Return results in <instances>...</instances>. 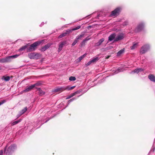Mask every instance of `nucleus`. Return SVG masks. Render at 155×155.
Here are the masks:
<instances>
[{
	"label": "nucleus",
	"instance_id": "b1692460",
	"mask_svg": "<svg viewBox=\"0 0 155 155\" xmlns=\"http://www.w3.org/2000/svg\"><path fill=\"white\" fill-rule=\"evenodd\" d=\"M124 52V49H122L119 51L117 54V55L118 56H120L121 54L123 53Z\"/></svg>",
	"mask_w": 155,
	"mask_h": 155
},
{
	"label": "nucleus",
	"instance_id": "4c0bfd02",
	"mask_svg": "<svg viewBox=\"0 0 155 155\" xmlns=\"http://www.w3.org/2000/svg\"><path fill=\"white\" fill-rule=\"evenodd\" d=\"M90 39V38L88 36L84 40V41H85L86 42L87 41L89 40Z\"/></svg>",
	"mask_w": 155,
	"mask_h": 155
},
{
	"label": "nucleus",
	"instance_id": "f03ea898",
	"mask_svg": "<svg viewBox=\"0 0 155 155\" xmlns=\"http://www.w3.org/2000/svg\"><path fill=\"white\" fill-rule=\"evenodd\" d=\"M16 147V145L15 144H13L9 146L7 150H6L5 148V153L6 155H11L15 149Z\"/></svg>",
	"mask_w": 155,
	"mask_h": 155
},
{
	"label": "nucleus",
	"instance_id": "a18cd8bd",
	"mask_svg": "<svg viewBox=\"0 0 155 155\" xmlns=\"http://www.w3.org/2000/svg\"><path fill=\"white\" fill-rule=\"evenodd\" d=\"M1 69V67H0V70Z\"/></svg>",
	"mask_w": 155,
	"mask_h": 155
},
{
	"label": "nucleus",
	"instance_id": "6e6552de",
	"mask_svg": "<svg viewBox=\"0 0 155 155\" xmlns=\"http://www.w3.org/2000/svg\"><path fill=\"white\" fill-rule=\"evenodd\" d=\"M144 25L143 24L141 23L139 24L137 28L135 29V31L138 32L141 31L143 28Z\"/></svg>",
	"mask_w": 155,
	"mask_h": 155
},
{
	"label": "nucleus",
	"instance_id": "1a4fd4ad",
	"mask_svg": "<svg viewBox=\"0 0 155 155\" xmlns=\"http://www.w3.org/2000/svg\"><path fill=\"white\" fill-rule=\"evenodd\" d=\"M71 33V31H69V29L66 31V32H63L58 37V38H61L63 37H64L66 36L67 35L69 34L70 33Z\"/></svg>",
	"mask_w": 155,
	"mask_h": 155
},
{
	"label": "nucleus",
	"instance_id": "393cba45",
	"mask_svg": "<svg viewBox=\"0 0 155 155\" xmlns=\"http://www.w3.org/2000/svg\"><path fill=\"white\" fill-rule=\"evenodd\" d=\"M81 26H80V25L76 27L73 28L72 29H69V31H71V32L72 31L76 30L78 29H79L81 28Z\"/></svg>",
	"mask_w": 155,
	"mask_h": 155
},
{
	"label": "nucleus",
	"instance_id": "a211bd4d",
	"mask_svg": "<svg viewBox=\"0 0 155 155\" xmlns=\"http://www.w3.org/2000/svg\"><path fill=\"white\" fill-rule=\"evenodd\" d=\"M79 93V91H77L75 92L74 93L71 94L70 95H69L68 97H67L66 98V99H69L71 98V97H72L74 95H75L77 94L78 93Z\"/></svg>",
	"mask_w": 155,
	"mask_h": 155
},
{
	"label": "nucleus",
	"instance_id": "ea45409f",
	"mask_svg": "<svg viewBox=\"0 0 155 155\" xmlns=\"http://www.w3.org/2000/svg\"><path fill=\"white\" fill-rule=\"evenodd\" d=\"M134 73H138L139 72V71H138V69H136L134 70Z\"/></svg>",
	"mask_w": 155,
	"mask_h": 155
},
{
	"label": "nucleus",
	"instance_id": "20e7f679",
	"mask_svg": "<svg viewBox=\"0 0 155 155\" xmlns=\"http://www.w3.org/2000/svg\"><path fill=\"white\" fill-rule=\"evenodd\" d=\"M150 48V47L148 45H146L143 46L140 50V53L143 54L147 51Z\"/></svg>",
	"mask_w": 155,
	"mask_h": 155
},
{
	"label": "nucleus",
	"instance_id": "c03bdc74",
	"mask_svg": "<svg viewBox=\"0 0 155 155\" xmlns=\"http://www.w3.org/2000/svg\"><path fill=\"white\" fill-rule=\"evenodd\" d=\"M88 27L89 28H91V26H88Z\"/></svg>",
	"mask_w": 155,
	"mask_h": 155
},
{
	"label": "nucleus",
	"instance_id": "473e14b6",
	"mask_svg": "<svg viewBox=\"0 0 155 155\" xmlns=\"http://www.w3.org/2000/svg\"><path fill=\"white\" fill-rule=\"evenodd\" d=\"M78 41L76 39L74 40V42L72 44V46H74L77 43Z\"/></svg>",
	"mask_w": 155,
	"mask_h": 155
},
{
	"label": "nucleus",
	"instance_id": "c756f323",
	"mask_svg": "<svg viewBox=\"0 0 155 155\" xmlns=\"http://www.w3.org/2000/svg\"><path fill=\"white\" fill-rule=\"evenodd\" d=\"M76 79V78L74 77L71 76L69 78V80L71 81H74Z\"/></svg>",
	"mask_w": 155,
	"mask_h": 155
},
{
	"label": "nucleus",
	"instance_id": "72a5a7b5",
	"mask_svg": "<svg viewBox=\"0 0 155 155\" xmlns=\"http://www.w3.org/2000/svg\"><path fill=\"white\" fill-rule=\"evenodd\" d=\"M18 55L16 54V55H15L11 56H10V57H11V58H16L18 57Z\"/></svg>",
	"mask_w": 155,
	"mask_h": 155
},
{
	"label": "nucleus",
	"instance_id": "37998d69",
	"mask_svg": "<svg viewBox=\"0 0 155 155\" xmlns=\"http://www.w3.org/2000/svg\"><path fill=\"white\" fill-rule=\"evenodd\" d=\"M110 57V56H107V57H106V59H108V58H109V57Z\"/></svg>",
	"mask_w": 155,
	"mask_h": 155
},
{
	"label": "nucleus",
	"instance_id": "a878e982",
	"mask_svg": "<svg viewBox=\"0 0 155 155\" xmlns=\"http://www.w3.org/2000/svg\"><path fill=\"white\" fill-rule=\"evenodd\" d=\"M27 110V107H25V108L22 109L21 111L20 112V113H21V114H24Z\"/></svg>",
	"mask_w": 155,
	"mask_h": 155
},
{
	"label": "nucleus",
	"instance_id": "a19ab883",
	"mask_svg": "<svg viewBox=\"0 0 155 155\" xmlns=\"http://www.w3.org/2000/svg\"><path fill=\"white\" fill-rule=\"evenodd\" d=\"M0 155H3V151L2 150L0 151Z\"/></svg>",
	"mask_w": 155,
	"mask_h": 155
},
{
	"label": "nucleus",
	"instance_id": "7ed1b4c3",
	"mask_svg": "<svg viewBox=\"0 0 155 155\" xmlns=\"http://www.w3.org/2000/svg\"><path fill=\"white\" fill-rule=\"evenodd\" d=\"M121 10V8L120 7L116 8L114 11L111 12L110 16L111 17L117 16L119 14Z\"/></svg>",
	"mask_w": 155,
	"mask_h": 155
},
{
	"label": "nucleus",
	"instance_id": "aec40b11",
	"mask_svg": "<svg viewBox=\"0 0 155 155\" xmlns=\"http://www.w3.org/2000/svg\"><path fill=\"white\" fill-rule=\"evenodd\" d=\"M84 33H82L81 35H79L78 36H77L75 39L78 41L79 40H81L82 39V38L84 37Z\"/></svg>",
	"mask_w": 155,
	"mask_h": 155
},
{
	"label": "nucleus",
	"instance_id": "79ce46f5",
	"mask_svg": "<svg viewBox=\"0 0 155 155\" xmlns=\"http://www.w3.org/2000/svg\"><path fill=\"white\" fill-rule=\"evenodd\" d=\"M138 70L139 72H140L143 71V70L141 68H138Z\"/></svg>",
	"mask_w": 155,
	"mask_h": 155
},
{
	"label": "nucleus",
	"instance_id": "9d476101",
	"mask_svg": "<svg viewBox=\"0 0 155 155\" xmlns=\"http://www.w3.org/2000/svg\"><path fill=\"white\" fill-rule=\"evenodd\" d=\"M34 87H35V85H32L31 86H27V88L24 90L23 92H28L32 89Z\"/></svg>",
	"mask_w": 155,
	"mask_h": 155
},
{
	"label": "nucleus",
	"instance_id": "dca6fc26",
	"mask_svg": "<svg viewBox=\"0 0 155 155\" xmlns=\"http://www.w3.org/2000/svg\"><path fill=\"white\" fill-rule=\"evenodd\" d=\"M35 88L37 89V91H38V93L40 95H42L45 94V92H44L40 88L36 87Z\"/></svg>",
	"mask_w": 155,
	"mask_h": 155
},
{
	"label": "nucleus",
	"instance_id": "f8f14e48",
	"mask_svg": "<svg viewBox=\"0 0 155 155\" xmlns=\"http://www.w3.org/2000/svg\"><path fill=\"white\" fill-rule=\"evenodd\" d=\"M53 91L54 92H61L63 91V87H57L54 88Z\"/></svg>",
	"mask_w": 155,
	"mask_h": 155
},
{
	"label": "nucleus",
	"instance_id": "f257e3e1",
	"mask_svg": "<svg viewBox=\"0 0 155 155\" xmlns=\"http://www.w3.org/2000/svg\"><path fill=\"white\" fill-rule=\"evenodd\" d=\"M44 40H42L40 41H38L35 42L32 44H31L29 47L27 48V51L28 52H30L34 51L35 50L36 47L40 45L41 44L43 43Z\"/></svg>",
	"mask_w": 155,
	"mask_h": 155
},
{
	"label": "nucleus",
	"instance_id": "9b49d317",
	"mask_svg": "<svg viewBox=\"0 0 155 155\" xmlns=\"http://www.w3.org/2000/svg\"><path fill=\"white\" fill-rule=\"evenodd\" d=\"M52 44L50 43H48L41 48V51H45Z\"/></svg>",
	"mask_w": 155,
	"mask_h": 155
},
{
	"label": "nucleus",
	"instance_id": "4468645a",
	"mask_svg": "<svg viewBox=\"0 0 155 155\" xmlns=\"http://www.w3.org/2000/svg\"><path fill=\"white\" fill-rule=\"evenodd\" d=\"M148 78L151 81L154 82L155 81V76L153 74H149L148 76Z\"/></svg>",
	"mask_w": 155,
	"mask_h": 155
},
{
	"label": "nucleus",
	"instance_id": "412c9836",
	"mask_svg": "<svg viewBox=\"0 0 155 155\" xmlns=\"http://www.w3.org/2000/svg\"><path fill=\"white\" fill-rule=\"evenodd\" d=\"M28 45L27 44L26 45H25V46H22L19 49V51H24L25 49H26V48H28Z\"/></svg>",
	"mask_w": 155,
	"mask_h": 155
},
{
	"label": "nucleus",
	"instance_id": "ddd939ff",
	"mask_svg": "<svg viewBox=\"0 0 155 155\" xmlns=\"http://www.w3.org/2000/svg\"><path fill=\"white\" fill-rule=\"evenodd\" d=\"M116 35L114 33L110 35L108 37V41H111L114 39H115L116 38Z\"/></svg>",
	"mask_w": 155,
	"mask_h": 155
},
{
	"label": "nucleus",
	"instance_id": "c9c22d12",
	"mask_svg": "<svg viewBox=\"0 0 155 155\" xmlns=\"http://www.w3.org/2000/svg\"><path fill=\"white\" fill-rule=\"evenodd\" d=\"M75 99L74 98H73L72 99H71L69 100L68 101V104L70 103L71 102L73 101Z\"/></svg>",
	"mask_w": 155,
	"mask_h": 155
},
{
	"label": "nucleus",
	"instance_id": "2eb2a0df",
	"mask_svg": "<svg viewBox=\"0 0 155 155\" xmlns=\"http://www.w3.org/2000/svg\"><path fill=\"white\" fill-rule=\"evenodd\" d=\"M41 57V54L39 53H35L34 59H37L40 58Z\"/></svg>",
	"mask_w": 155,
	"mask_h": 155
},
{
	"label": "nucleus",
	"instance_id": "bb28decb",
	"mask_svg": "<svg viewBox=\"0 0 155 155\" xmlns=\"http://www.w3.org/2000/svg\"><path fill=\"white\" fill-rule=\"evenodd\" d=\"M137 44L135 43L133 44V45L130 47L131 49L132 50L134 49L135 48H137Z\"/></svg>",
	"mask_w": 155,
	"mask_h": 155
},
{
	"label": "nucleus",
	"instance_id": "4be33fe9",
	"mask_svg": "<svg viewBox=\"0 0 155 155\" xmlns=\"http://www.w3.org/2000/svg\"><path fill=\"white\" fill-rule=\"evenodd\" d=\"M35 53H31L28 54V56L31 59H34Z\"/></svg>",
	"mask_w": 155,
	"mask_h": 155
},
{
	"label": "nucleus",
	"instance_id": "0eeeda50",
	"mask_svg": "<svg viewBox=\"0 0 155 155\" xmlns=\"http://www.w3.org/2000/svg\"><path fill=\"white\" fill-rule=\"evenodd\" d=\"M99 58L98 57H97L91 60L90 61H89L85 65V66L86 67L92 64H93L95 63H96L97 61H98L99 60Z\"/></svg>",
	"mask_w": 155,
	"mask_h": 155
},
{
	"label": "nucleus",
	"instance_id": "423d86ee",
	"mask_svg": "<svg viewBox=\"0 0 155 155\" xmlns=\"http://www.w3.org/2000/svg\"><path fill=\"white\" fill-rule=\"evenodd\" d=\"M124 38V35L123 34H120L116 37L114 39V41L116 42L122 40Z\"/></svg>",
	"mask_w": 155,
	"mask_h": 155
},
{
	"label": "nucleus",
	"instance_id": "f704fd0d",
	"mask_svg": "<svg viewBox=\"0 0 155 155\" xmlns=\"http://www.w3.org/2000/svg\"><path fill=\"white\" fill-rule=\"evenodd\" d=\"M85 42H86V41H84V40L81 43V46H83L85 44Z\"/></svg>",
	"mask_w": 155,
	"mask_h": 155
},
{
	"label": "nucleus",
	"instance_id": "6ab92c4d",
	"mask_svg": "<svg viewBox=\"0 0 155 155\" xmlns=\"http://www.w3.org/2000/svg\"><path fill=\"white\" fill-rule=\"evenodd\" d=\"M104 40V39L103 38L100 39L98 42L95 43V45L97 46L100 45Z\"/></svg>",
	"mask_w": 155,
	"mask_h": 155
},
{
	"label": "nucleus",
	"instance_id": "e433bc0d",
	"mask_svg": "<svg viewBox=\"0 0 155 155\" xmlns=\"http://www.w3.org/2000/svg\"><path fill=\"white\" fill-rule=\"evenodd\" d=\"M6 102L5 100H3L0 102V106Z\"/></svg>",
	"mask_w": 155,
	"mask_h": 155
},
{
	"label": "nucleus",
	"instance_id": "2f4dec72",
	"mask_svg": "<svg viewBox=\"0 0 155 155\" xmlns=\"http://www.w3.org/2000/svg\"><path fill=\"white\" fill-rule=\"evenodd\" d=\"M0 62L2 63H4L6 62L5 58L0 59Z\"/></svg>",
	"mask_w": 155,
	"mask_h": 155
},
{
	"label": "nucleus",
	"instance_id": "7c9ffc66",
	"mask_svg": "<svg viewBox=\"0 0 155 155\" xmlns=\"http://www.w3.org/2000/svg\"><path fill=\"white\" fill-rule=\"evenodd\" d=\"M21 121V120H17V121H15L14 122H13L12 123V125H15L17 124L18 123H19V122H20Z\"/></svg>",
	"mask_w": 155,
	"mask_h": 155
},
{
	"label": "nucleus",
	"instance_id": "58836bf2",
	"mask_svg": "<svg viewBox=\"0 0 155 155\" xmlns=\"http://www.w3.org/2000/svg\"><path fill=\"white\" fill-rule=\"evenodd\" d=\"M41 84L40 83H37L36 84H34L33 85H35V86H39Z\"/></svg>",
	"mask_w": 155,
	"mask_h": 155
},
{
	"label": "nucleus",
	"instance_id": "cd10ccee",
	"mask_svg": "<svg viewBox=\"0 0 155 155\" xmlns=\"http://www.w3.org/2000/svg\"><path fill=\"white\" fill-rule=\"evenodd\" d=\"M6 62H9L11 61V58L10 56L7 57L5 58Z\"/></svg>",
	"mask_w": 155,
	"mask_h": 155
},
{
	"label": "nucleus",
	"instance_id": "c85d7f7f",
	"mask_svg": "<svg viewBox=\"0 0 155 155\" xmlns=\"http://www.w3.org/2000/svg\"><path fill=\"white\" fill-rule=\"evenodd\" d=\"M85 56H86V54H84V55L80 56V57H79L78 59L79 60L78 61H81L85 57Z\"/></svg>",
	"mask_w": 155,
	"mask_h": 155
},
{
	"label": "nucleus",
	"instance_id": "5701e85b",
	"mask_svg": "<svg viewBox=\"0 0 155 155\" xmlns=\"http://www.w3.org/2000/svg\"><path fill=\"white\" fill-rule=\"evenodd\" d=\"M2 79L4 80L5 81H8L10 79V77L9 76L5 77L4 76L2 77Z\"/></svg>",
	"mask_w": 155,
	"mask_h": 155
},
{
	"label": "nucleus",
	"instance_id": "f3484780",
	"mask_svg": "<svg viewBox=\"0 0 155 155\" xmlns=\"http://www.w3.org/2000/svg\"><path fill=\"white\" fill-rule=\"evenodd\" d=\"M75 86H72V87H70L69 86H68L66 87H63V91H64L65 90H72L75 87Z\"/></svg>",
	"mask_w": 155,
	"mask_h": 155
},
{
	"label": "nucleus",
	"instance_id": "39448f33",
	"mask_svg": "<svg viewBox=\"0 0 155 155\" xmlns=\"http://www.w3.org/2000/svg\"><path fill=\"white\" fill-rule=\"evenodd\" d=\"M66 45H68L67 41H65L61 42L59 44V47L58 50V51L59 52L60 51L62 50L63 46Z\"/></svg>",
	"mask_w": 155,
	"mask_h": 155
}]
</instances>
